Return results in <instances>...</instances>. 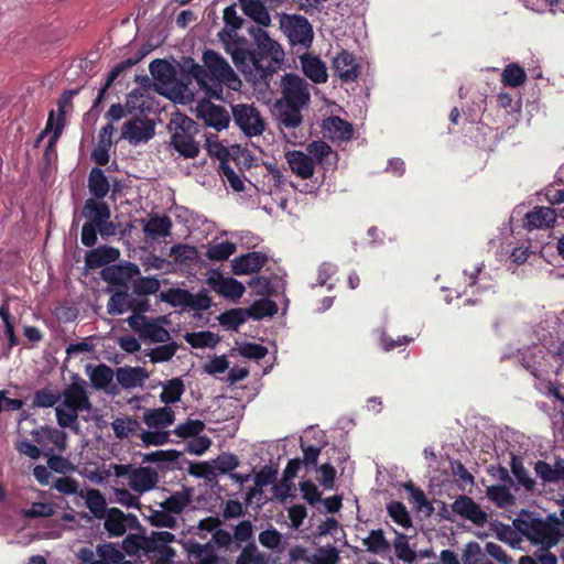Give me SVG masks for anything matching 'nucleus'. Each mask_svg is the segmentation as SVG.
<instances>
[{
	"instance_id": "1",
	"label": "nucleus",
	"mask_w": 564,
	"mask_h": 564,
	"mask_svg": "<svg viewBox=\"0 0 564 564\" xmlns=\"http://www.w3.org/2000/svg\"><path fill=\"white\" fill-rule=\"evenodd\" d=\"M250 35L253 39L254 48H247L246 44H239L234 48L226 47V53L231 56L236 67L246 75L248 80L269 88L270 80L284 61V50L261 28H252Z\"/></svg>"
},
{
	"instance_id": "2",
	"label": "nucleus",
	"mask_w": 564,
	"mask_h": 564,
	"mask_svg": "<svg viewBox=\"0 0 564 564\" xmlns=\"http://www.w3.org/2000/svg\"><path fill=\"white\" fill-rule=\"evenodd\" d=\"M203 65L192 57L184 61L182 72L186 73L191 80L195 79L198 87L209 99H224V88L239 90L241 80L227 59L214 50H206L202 55Z\"/></svg>"
},
{
	"instance_id": "3",
	"label": "nucleus",
	"mask_w": 564,
	"mask_h": 564,
	"mask_svg": "<svg viewBox=\"0 0 564 564\" xmlns=\"http://www.w3.org/2000/svg\"><path fill=\"white\" fill-rule=\"evenodd\" d=\"M110 469L117 478L128 477L129 487L139 494L153 489L159 481V475L152 467L134 468L131 464H111Z\"/></svg>"
},
{
	"instance_id": "4",
	"label": "nucleus",
	"mask_w": 564,
	"mask_h": 564,
	"mask_svg": "<svg viewBox=\"0 0 564 564\" xmlns=\"http://www.w3.org/2000/svg\"><path fill=\"white\" fill-rule=\"evenodd\" d=\"M151 76L165 87H170L176 95L185 96L193 95L188 86L191 84V77L183 73L182 78L176 77V70L173 65L166 59L156 58L149 65Z\"/></svg>"
},
{
	"instance_id": "5",
	"label": "nucleus",
	"mask_w": 564,
	"mask_h": 564,
	"mask_svg": "<svg viewBox=\"0 0 564 564\" xmlns=\"http://www.w3.org/2000/svg\"><path fill=\"white\" fill-rule=\"evenodd\" d=\"M281 28L291 45H301L306 50L311 47L314 31L312 24L305 17L297 14L284 15L281 20Z\"/></svg>"
},
{
	"instance_id": "6",
	"label": "nucleus",
	"mask_w": 564,
	"mask_h": 564,
	"mask_svg": "<svg viewBox=\"0 0 564 564\" xmlns=\"http://www.w3.org/2000/svg\"><path fill=\"white\" fill-rule=\"evenodd\" d=\"M195 121L184 117L171 137V144L184 158L194 159L199 153V144L194 140Z\"/></svg>"
},
{
	"instance_id": "7",
	"label": "nucleus",
	"mask_w": 564,
	"mask_h": 564,
	"mask_svg": "<svg viewBox=\"0 0 564 564\" xmlns=\"http://www.w3.org/2000/svg\"><path fill=\"white\" fill-rule=\"evenodd\" d=\"M235 123L247 137L261 135L265 129L264 120L253 105L238 104L231 106Z\"/></svg>"
},
{
	"instance_id": "8",
	"label": "nucleus",
	"mask_w": 564,
	"mask_h": 564,
	"mask_svg": "<svg viewBox=\"0 0 564 564\" xmlns=\"http://www.w3.org/2000/svg\"><path fill=\"white\" fill-rule=\"evenodd\" d=\"M282 100L280 104L306 106L311 94L308 84L299 75L286 73L281 77Z\"/></svg>"
},
{
	"instance_id": "9",
	"label": "nucleus",
	"mask_w": 564,
	"mask_h": 564,
	"mask_svg": "<svg viewBox=\"0 0 564 564\" xmlns=\"http://www.w3.org/2000/svg\"><path fill=\"white\" fill-rule=\"evenodd\" d=\"M225 28L218 32V39L221 42L224 50L237 47L239 44H247L245 36H238L236 31L242 28L243 19L238 15L236 4L228 6L224 9L223 15Z\"/></svg>"
},
{
	"instance_id": "10",
	"label": "nucleus",
	"mask_w": 564,
	"mask_h": 564,
	"mask_svg": "<svg viewBox=\"0 0 564 564\" xmlns=\"http://www.w3.org/2000/svg\"><path fill=\"white\" fill-rule=\"evenodd\" d=\"M64 397L63 406L68 410L90 411L93 404L87 393V382L76 377L73 382L67 384L61 397Z\"/></svg>"
},
{
	"instance_id": "11",
	"label": "nucleus",
	"mask_w": 564,
	"mask_h": 564,
	"mask_svg": "<svg viewBox=\"0 0 564 564\" xmlns=\"http://www.w3.org/2000/svg\"><path fill=\"white\" fill-rule=\"evenodd\" d=\"M197 118L203 120L207 127L221 131L229 126L230 116L225 107L213 104L209 99L198 102Z\"/></svg>"
},
{
	"instance_id": "12",
	"label": "nucleus",
	"mask_w": 564,
	"mask_h": 564,
	"mask_svg": "<svg viewBox=\"0 0 564 564\" xmlns=\"http://www.w3.org/2000/svg\"><path fill=\"white\" fill-rule=\"evenodd\" d=\"M155 133L154 123L148 118H134L122 126L121 139L129 141L132 145L145 143Z\"/></svg>"
},
{
	"instance_id": "13",
	"label": "nucleus",
	"mask_w": 564,
	"mask_h": 564,
	"mask_svg": "<svg viewBox=\"0 0 564 564\" xmlns=\"http://www.w3.org/2000/svg\"><path fill=\"white\" fill-rule=\"evenodd\" d=\"M140 274V269L135 263L126 262L124 264H110L101 270V279L109 285L127 286V283Z\"/></svg>"
},
{
	"instance_id": "14",
	"label": "nucleus",
	"mask_w": 564,
	"mask_h": 564,
	"mask_svg": "<svg viewBox=\"0 0 564 564\" xmlns=\"http://www.w3.org/2000/svg\"><path fill=\"white\" fill-rule=\"evenodd\" d=\"M452 511L479 527H482L488 521L487 513L466 495H459L455 499L452 503Z\"/></svg>"
},
{
	"instance_id": "15",
	"label": "nucleus",
	"mask_w": 564,
	"mask_h": 564,
	"mask_svg": "<svg viewBox=\"0 0 564 564\" xmlns=\"http://www.w3.org/2000/svg\"><path fill=\"white\" fill-rule=\"evenodd\" d=\"M76 94V91L73 90H66L62 94L59 99L57 100V107H58V116L55 121V111L51 110L48 113V118L46 121L45 131H53V135L50 139V145L53 144L58 140V138L62 135L64 126H65V116L67 107L72 106V99L73 96Z\"/></svg>"
},
{
	"instance_id": "16",
	"label": "nucleus",
	"mask_w": 564,
	"mask_h": 564,
	"mask_svg": "<svg viewBox=\"0 0 564 564\" xmlns=\"http://www.w3.org/2000/svg\"><path fill=\"white\" fill-rule=\"evenodd\" d=\"M333 69L341 82L351 83L355 82L360 74V65L356 57L346 50H341L333 58Z\"/></svg>"
},
{
	"instance_id": "17",
	"label": "nucleus",
	"mask_w": 564,
	"mask_h": 564,
	"mask_svg": "<svg viewBox=\"0 0 564 564\" xmlns=\"http://www.w3.org/2000/svg\"><path fill=\"white\" fill-rule=\"evenodd\" d=\"M525 538L533 544H540L541 546L546 547H553L560 541V534L557 530L550 523L539 518H536L533 525L530 527V531Z\"/></svg>"
},
{
	"instance_id": "18",
	"label": "nucleus",
	"mask_w": 564,
	"mask_h": 564,
	"mask_svg": "<svg viewBox=\"0 0 564 564\" xmlns=\"http://www.w3.org/2000/svg\"><path fill=\"white\" fill-rule=\"evenodd\" d=\"M268 260V256L260 251H252L241 254L232 260V272L236 275L259 272L265 265Z\"/></svg>"
},
{
	"instance_id": "19",
	"label": "nucleus",
	"mask_w": 564,
	"mask_h": 564,
	"mask_svg": "<svg viewBox=\"0 0 564 564\" xmlns=\"http://www.w3.org/2000/svg\"><path fill=\"white\" fill-rule=\"evenodd\" d=\"M184 550L191 564H216L217 554L212 542L199 543L195 540H187Z\"/></svg>"
},
{
	"instance_id": "20",
	"label": "nucleus",
	"mask_w": 564,
	"mask_h": 564,
	"mask_svg": "<svg viewBox=\"0 0 564 564\" xmlns=\"http://www.w3.org/2000/svg\"><path fill=\"white\" fill-rule=\"evenodd\" d=\"M156 532L158 531H152L150 535H145L144 533H130L122 540L121 549L129 556L138 555L140 551L149 555L156 549L154 542Z\"/></svg>"
},
{
	"instance_id": "21",
	"label": "nucleus",
	"mask_w": 564,
	"mask_h": 564,
	"mask_svg": "<svg viewBox=\"0 0 564 564\" xmlns=\"http://www.w3.org/2000/svg\"><path fill=\"white\" fill-rule=\"evenodd\" d=\"M120 258V250L111 246H100L86 252L85 264L88 269L110 265Z\"/></svg>"
},
{
	"instance_id": "22",
	"label": "nucleus",
	"mask_w": 564,
	"mask_h": 564,
	"mask_svg": "<svg viewBox=\"0 0 564 564\" xmlns=\"http://www.w3.org/2000/svg\"><path fill=\"white\" fill-rule=\"evenodd\" d=\"M534 471L543 484L564 481V458L555 457L554 464L539 459L534 463Z\"/></svg>"
},
{
	"instance_id": "23",
	"label": "nucleus",
	"mask_w": 564,
	"mask_h": 564,
	"mask_svg": "<svg viewBox=\"0 0 564 564\" xmlns=\"http://www.w3.org/2000/svg\"><path fill=\"white\" fill-rule=\"evenodd\" d=\"M82 217L86 220L84 224L98 228L104 220L111 218V210L107 203L88 198L84 203Z\"/></svg>"
},
{
	"instance_id": "24",
	"label": "nucleus",
	"mask_w": 564,
	"mask_h": 564,
	"mask_svg": "<svg viewBox=\"0 0 564 564\" xmlns=\"http://www.w3.org/2000/svg\"><path fill=\"white\" fill-rule=\"evenodd\" d=\"M302 70L304 75L315 84H324L327 82L326 64L316 55L308 53L300 57Z\"/></svg>"
},
{
	"instance_id": "25",
	"label": "nucleus",
	"mask_w": 564,
	"mask_h": 564,
	"mask_svg": "<svg viewBox=\"0 0 564 564\" xmlns=\"http://www.w3.org/2000/svg\"><path fill=\"white\" fill-rule=\"evenodd\" d=\"M175 540V535L169 531H158L155 533L154 542L156 549L152 553H156L158 556L153 564H172L176 552L169 543Z\"/></svg>"
},
{
	"instance_id": "26",
	"label": "nucleus",
	"mask_w": 564,
	"mask_h": 564,
	"mask_svg": "<svg viewBox=\"0 0 564 564\" xmlns=\"http://www.w3.org/2000/svg\"><path fill=\"white\" fill-rule=\"evenodd\" d=\"M556 221V214L550 207L539 206L525 214L524 226L531 229L551 228Z\"/></svg>"
},
{
	"instance_id": "27",
	"label": "nucleus",
	"mask_w": 564,
	"mask_h": 564,
	"mask_svg": "<svg viewBox=\"0 0 564 564\" xmlns=\"http://www.w3.org/2000/svg\"><path fill=\"white\" fill-rule=\"evenodd\" d=\"M175 421V413L170 406L149 409L143 413V422L149 429L164 430Z\"/></svg>"
},
{
	"instance_id": "28",
	"label": "nucleus",
	"mask_w": 564,
	"mask_h": 564,
	"mask_svg": "<svg viewBox=\"0 0 564 564\" xmlns=\"http://www.w3.org/2000/svg\"><path fill=\"white\" fill-rule=\"evenodd\" d=\"M209 284L218 294L234 301L239 300L246 291L245 285L234 278H210Z\"/></svg>"
},
{
	"instance_id": "29",
	"label": "nucleus",
	"mask_w": 564,
	"mask_h": 564,
	"mask_svg": "<svg viewBox=\"0 0 564 564\" xmlns=\"http://www.w3.org/2000/svg\"><path fill=\"white\" fill-rule=\"evenodd\" d=\"M291 171L301 178H310L314 173L313 159L301 151H291L286 154Z\"/></svg>"
},
{
	"instance_id": "30",
	"label": "nucleus",
	"mask_w": 564,
	"mask_h": 564,
	"mask_svg": "<svg viewBox=\"0 0 564 564\" xmlns=\"http://www.w3.org/2000/svg\"><path fill=\"white\" fill-rule=\"evenodd\" d=\"M323 129L332 139L350 140L352 138V124L338 116H332L324 120Z\"/></svg>"
},
{
	"instance_id": "31",
	"label": "nucleus",
	"mask_w": 564,
	"mask_h": 564,
	"mask_svg": "<svg viewBox=\"0 0 564 564\" xmlns=\"http://www.w3.org/2000/svg\"><path fill=\"white\" fill-rule=\"evenodd\" d=\"M242 12L260 25L268 26L271 17L261 0H238Z\"/></svg>"
},
{
	"instance_id": "32",
	"label": "nucleus",
	"mask_w": 564,
	"mask_h": 564,
	"mask_svg": "<svg viewBox=\"0 0 564 564\" xmlns=\"http://www.w3.org/2000/svg\"><path fill=\"white\" fill-rule=\"evenodd\" d=\"M173 223L171 218L166 215L163 216H152L143 226L144 234L152 238H165L171 235Z\"/></svg>"
},
{
	"instance_id": "33",
	"label": "nucleus",
	"mask_w": 564,
	"mask_h": 564,
	"mask_svg": "<svg viewBox=\"0 0 564 564\" xmlns=\"http://www.w3.org/2000/svg\"><path fill=\"white\" fill-rule=\"evenodd\" d=\"M88 189L96 199L105 198L110 189L108 178L100 167H93L88 175Z\"/></svg>"
},
{
	"instance_id": "34",
	"label": "nucleus",
	"mask_w": 564,
	"mask_h": 564,
	"mask_svg": "<svg viewBox=\"0 0 564 564\" xmlns=\"http://www.w3.org/2000/svg\"><path fill=\"white\" fill-rule=\"evenodd\" d=\"M111 427L115 435L120 440L133 436L140 437V433L142 432L140 422L132 416L116 419L111 423Z\"/></svg>"
},
{
	"instance_id": "35",
	"label": "nucleus",
	"mask_w": 564,
	"mask_h": 564,
	"mask_svg": "<svg viewBox=\"0 0 564 564\" xmlns=\"http://www.w3.org/2000/svg\"><path fill=\"white\" fill-rule=\"evenodd\" d=\"M104 519V527L109 535L121 536L126 533V513H123V511H121L119 508H109Z\"/></svg>"
},
{
	"instance_id": "36",
	"label": "nucleus",
	"mask_w": 564,
	"mask_h": 564,
	"mask_svg": "<svg viewBox=\"0 0 564 564\" xmlns=\"http://www.w3.org/2000/svg\"><path fill=\"white\" fill-rule=\"evenodd\" d=\"M31 434L37 444L42 443V436L44 435L61 453L67 447V434L62 430L45 425L41 430L32 431Z\"/></svg>"
},
{
	"instance_id": "37",
	"label": "nucleus",
	"mask_w": 564,
	"mask_h": 564,
	"mask_svg": "<svg viewBox=\"0 0 564 564\" xmlns=\"http://www.w3.org/2000/svg\"><path fill=\"white\" fill-rule=\"evenodd\" d=\"M510 467L519 486L523 487L529 492L535 491L536 481L530 476V473L524 467L521 457L512 454Z\"/></svg>"
},
{
	"instance_id": "38",
	"label": "nucleus",
	"mask_w": 564,
	"mask_h": 564,
	"mask_svg": "<svg viewBox=\"0 0 564 564\" xmlns=\"http://www.w3.org/2000/svg\"><path fill=\"white\" fill-rule=\"evenodd\" d=\"M148 376L147 370L141 367H126L117 370V380L126 389L141 384Z\"/></svg>"
},
{
	"instance_id": "39",
	"label": "nucleus",
	"mask_w": 564,
	"mask_h": 564,
	"mask_svg": "<svg viewBox=\"0 0 564 564\" xmlns=\"http://www.w3.org/2000/svg\"><path fill=\"white\" fill-rule=\"evenodd\" d=\"M487 497L498 508L508 509L516 505V497L505 485H492L487 487Z\"/></svg>"
},
{
	"instance_id": "40",
	"label": "nucleus",
	"mask_w": 564,
	"mask_h": 564,
	"mask_svg": "<svg viewBox=\"0 0 564 564\" xmlns=\"http://www.w3.org/2000/svg\"><path fill=\"white\" fill-rule=\"evenodd\" d=\"M301 466L302 459L300 458H292L288 462L283 470V477L281 481L278 485H275L276 490H279L281 487H285V492L276 494V498L284 500L285 498L291 496V490L294 486L292 479L296 477Z\"/></svg>"
},
{
	"instance_id": "41",
	"label": "nucleus",
	"mask_w": 564,
	"mask_h": 564,
	"mask_svg": "<svg viewBox=\"0 0 564 564\" xmlns=\"http://www.w3.org/2000/svg\"><path fill=\"white\" fill-rule=\"evenodd\" d=\"M140 337L150 343H167L171 339L169 330L155 321H147L141 325Z\"/></svg>"
},
{
	"instance_id": "42",
	"label": "nucleus",
	"mask_w": 564,
	"mask_h": 564,
	"mask_svg": "<svg viewBox=\"0 0 564 564\" xmlns=\"http://www.w3.org/2000/svg\"><path fill=\"white\" fill-rule=\"evenodd\" d=\"M362 545L366 546L368 552L375 554L386 553L391 549L382 529L371 530L369 535L362 540Z\"/></svg>"
},
{
	"instance_id": "43",
	"label": "nucleus",
	"mask_w": 564,
	"mask_h": 564,
	"mask_svg": "<svg viewBox=\"0 0 564 564\" xmlns=\"http://www.w3.org/2000/svg\"><path fill=\"white\" fill-rule=\"evenodd\" d=\"M184 339L193 348H214L220 340L218 335L209 330L186 333Z\"/></svg>"
},
{
	"instance_id": "44",
	"label": "nucleus",
	"mask_w": 564,
	"mask_h": 564,
	"mask_svg": "<svg viewBox=\"0 0 564 564\" xmlns=\"http://www.w3.org/2000/svg\"><path fill=\"white\" fill-rule=\"evenodd\" d=\"M246 311L248 313V317L259 321L264 317H271L275 315L278 312V306L276 303L272 300L261 299L253 302Z\"/></svg>"
},
{
	"instance_id": "45",
	"label": "nucleus",
	"mask_w": 564,
	"mask_h": 564,
	"mask_svg": "<svg viewBox=\"0 0 564 564\" xmlns=\"http://www.w3.org/2000/svg\"><path fill=\"white\" fill-rule=\"evenodd\" d=\"M185 391L184 383L181 378H173L167 380L163 386L162 392L160 394V400L167 404L176 403L181 400L182 394Z\"/></svg>"
},
{
	"instance_id": "46",
	"label": "nucleus",
	"mask_w": 564,
	"mask_h": 564,
	"mask_svg": "<svg viewBox=\"0 0 564 564\" xmlns=\"http://www.w3.org/2000/svg\"><path fill=\"white\" fill-rule=\"evenodd\" d=\"M86 506L97 519H104L108 512L106 499L98 489L87 490Z\"/></svg>"
},
{
	"instance_id": "47",
	"label": "nucleus",
	"mask_w": 564,
	"mask_h": 564,
	"mask_svg": "<svg viewBox=\"0 0 564 564\" xmlns=\"http://www.w3.org/2000/svg\"><path fill=\"white\" fill-rule=\"evenodd\" d=\"M280 105H281V109H280L281 123L288 129L299 127L303 120V117L301 113L303 106L285 105V104H280Z\"/></svg>"
},
{
	"instance_id": "48",
	"label": "nucleus",
	"mask_w": 564,
	"mask_h": 564,
	"mask_svg": "<svg viewBox=\"0 0 564 564\" xmlns=\"http://www.w3.org/2000/svg\"><path fill=\"white\" fill-rule=\"evenodd\" d=\"M80 411L78 410H68L64 409L63 406H56L55 408V416L57 424L62 429H69L75 434L79 433V423H78V413Z\"/></svg>"
},
{
	"instance_id": "49",
	"label": "nucleus",
	"mask_w": 564,
	"mask_h": 564,
	"mask_svg": "<svg viewBox=\"0 0 564 564\" xmlns=\"http://www.w3.org/2000/svg\"><path fill=\"white\" fill-rule=\"evenodd\" d=\"M191 292L181 288H171L160 293V300L173 307L186 310Z\"/></svg>"
},
{
	"instance_id": "50",
	"label": "nucleus",
	"mask_w": 564,
	"mask_h": 564,
	"mask_svg": "<svg viewBox=\"0 0 564 564\" xmlns=\"http://www.w3.org/2000/svg\"><path fill=\"white\" fill-rule=\"evenodd\" d=\"M248 318V313L243 308H231L225 311L218 316L219 324L228 329L237 330Z\"/></svg>"
},
{
	"instance_id": "51",
	"label": "nucleus",
	"mask_w": 564,
	"mask_h": 564,
	"mask_svg": "<svg viewBox=\"0 0 564 564\" xmlns=\"http://www.w3.org/2000/svg\"><path fill=\"white\" fill-rule=\"evenodd\" d=\"M525 80V70L514 63L508 64L501 74V82L509 87H519L524 84Z\"/></svg>"
},
{
	"instance_id": "52",
	"label": "nucleus",
	"mask_w": 564,
	"mask_h": 564,
	"mask_svg": "<svg viewBox=\"0 0 564 564\" xmlns=\"http://www.w3.org/2000/svg\"><path fill=\"white\" fill-rule=\"evenodd\" d=\"M387 511L389 517L404 529L412 527V519L410 513L401 501H391L387 505Z\"/></svg>"
},
{
	"instance_id": "53",
	"label": "nucleus",
	"mask_w": 564,
	"mask_h": 564,
	"mask_svg": "<svg viewBox=\"0 0 564 564\" xmlns=\"http://www.w3.org/2000/svg\"><path fill=\"white\" fill-rule=\"evenodd\" d=\"M61 400V393L56 390L45 387L36 390L33 395L32 408H52Z\"/></svg>"
},
{
	"instance_id": "54",
	"label": "nucleus",
	"mask_w": 564,
	"mask_h": 564,
	"mask_svg": "<svg viewBox=\"0 0 564 564\" xmlns=\"http://www.w3.org/2000/svg\"><path fill=\"white\" fill-rule=\"evenodd\" d=\"M267 556L258 550L254 542L247 543L236 560V564H267Z\"/></svg>"
},
{
	"instance_id": "55",
	"label": "nucleus",
	"mask_w": 564,
	"mask_h": 564,
	"mask_svg": "<svg viewBox=\"0 0 564 564\" xmlns=\"http://www.w3.org/2000/svg\"><path fill=\"white\" fill-rule=\"evenodd\" d=\"M403 488L410 495L409 501L413 503L419 511L427 509V514L433 511L432 505L427 501L424 491L420 487H416L412 481H406L403 484Z\"/></svg>"
},
{
	"instance_id": "56",
	"label": "nucleus",
	"mask_w": 564,
	"mask_h": 564,
	"mask_svg": "<svg viewBox=\"0 0 564 564\" xmlns=\"http://www.w3.org/2000/svg\"><path fill=\"white\" fill-rule=\"evenodd\" d=\"M395 556L408 563H412L416 558V553L410 547L408 536L404 533L395 532L393 541Z\"/></svg>"
},
{
	"instance_id": "57",
	"label": "nucleus",
	"mask_w": 564,
	"mask_h": 564,
	"mask_svg": "<svg viewBox=\"0 0 564 564\" xmlns=\"http://www.w3.org/2000/svg\"><path fill=\"white\" fill-rule=\"evenodd\" d=\"M237 250V247L231 241H223L219 243L210 245L206 251L207 259L212 261H225L229 259Z\"/></svg>"
},
{
	"instance_id": "58",
	"label": "nucleus",
	"mask_w": 564,
	"mask_h": 564,
	"mask_svg": "<svg viewBox=\"0 0 564 564\" xmlns=\"http://www.w3.org/2000/svg\"><path fill=\"white\" fill-rule=\"evenodd\" d=\"M130 295L126 290L115 292L107 303V311L111 315H120L129 310Z\"/></svg>"
},
{
	"instance_id": "59",
	"label": "nucleus",
	"mask_w": 564,
	"mask_h": 564,
	"mask_svg": "<svg viewBox=\"0 0 564 564\" xmlns=\"http://www.w3.org/2000/svg\"><path fill=\"white\" fill-rule=\"evenodd\" d=\"M177 349L178 345L175 341L165 343L164 345L150 349L145 355L150 357L153 364L165 362L174 357Z\"/></svg>"
},
{
	"instance_id": "60",
	"label": "nucleus",
	"mask_w": 564,
	"mask_h": 564,
	"mask_svg": "<svg viewBox=\"0 0 564 564\" xmlns=\"http://www.w3.org/2000/svg\"><path fill=\"white\" fill-rule=\"evenodd\" d=\"M113 379V370L100 364L96 366L90 373V381L96 389H105Z\"/></svg>"
},
{
	"instance_id": "61",
	"label": "nucleus",
	"mask_w": 564,
	"mask_h": 564,
	"mask_svg": "<svg viewBox=\"0 0 564 564\" xmlns=\"http://www.w3.org/2000/svg\"><path fill=\"white\" fill-rule=\"evenodd\" d=\"M145 517L150 521V524L153 527L169 529H174L176 527V519L165 509L154 510L149 508V514Z\"/></svg>"
},
{
	"instance_id": "62",
	"label": "nucleus",
	"mask_w": 564,
	"mask_h": 564,
	"mask_svg": "<svg viewBox=\"0 0 564 564\" xmlns=\"http://www.w3.org/2000/svg\"><path fill=\"white\" fill-rule=\"evenodd\" d=\"M187 463H188L187 471L191 476H194L196 478H202L207 481H213L217 476L216 468L214 467V465L209 464L208 462H197V463L187 462Z\"/></svg>"
},
{
	"instance_id": "63",
	"label": "nucleus",
	"mask_w": 564,
	"mask_h": 564,
	"mask_svg": "<svg viewBox=\"0 0 564 564\" xmlns=\"http://www.w3.org/2000/svg\"><path fill=\"white\" fill-rule=\"evenodd\" d=\"M189 496L185 492H175L163 502H161L162 509H165L169 513H181L185 507L189 503Z\"/></svg>"
},
{
	"instance_id": "64",
	"label": "nucleus",
	"mask_w": 564,
	"mask_h": 564,
	"mask_svg": "<svg viewBox=\"0 0 564 564\" xmlns=\"http://www.w3.org/2000/svg\"><path fill=\"white\" fill-rule=\"evenodd\" d=\"M133 293L139 296L155 294L160 289V281L154 276H141L132 284Z\"/></svg>"
}]
</instances>
